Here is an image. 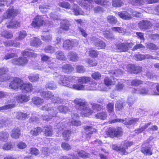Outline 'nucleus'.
I'll list each match as a JSON object with an SVG mask.
<instances>
[{
  "instance_id": "f257e3e1",
  "label": "nucleus",
  "mask_w": 159,
  "mask_h": 159,
  "mask_svg": "<svg viewBox=\"0 0 159 159\" xmlns=\"http://www.w3.org/2000/svg\"><path fill=\"white\" fill-rule=\"evenodd\" d=\"M58 82L61 85L67 86L78 90H89L99 89L97 84L94 83L91 84H89L86 85L82 84H74L76 82V77L74 76H65L58 75L57 77Z\"/></svg>"
},
{
  "instance_id": "f03ea898",
  "label": "nucleus",
  "mask_w": 159,
  "mask_h": 159,
  "mask_svg": "<svg viewBox=\"0 0 159 159\" xmlns=\"http://www.w3.org/2000/svg\"><path fill=\"white\" fill-rule=\"evenodd\" d=\"M30 99V98L25 94H20L16 97L14 99L8 100L7 105L0 107V111L12 108L15 107L16 100L18 102H26Z\"/></svg>"
},
{
  "instance_id": "7ed1b4c3",
  "label": "nucleus",
  "mask_w": 159,
  "mask_h": 159,
  "mask_svg": "<svg viewBox=\"0 0 159 159\" xmlns=\"http://www.w3.org/2000/svg\"><path fill=\"white\" fill-rule=\"evenodd\" d=\"M75 103L79 106V108L81 111V114L84 117H89L93 113V111L91 110L86 105V102L81 99H76L74 101Z\"/></svg>"
},
{
  "instance_id": "20e7f679",
  "label": "nucleus",
  "mask_w": 159,
  "mask_h": 159,
  "mask_svg": "<svg viewBox=\"0 0 159 159\" xmlns=\"http://www.w3.org/2000/svg\"><path fill=\"white\" fill-rule=\"evenodd\" d=\"M41 109L48 111L49 114L53 117L56 116L58 111V109L56 107V104H54L46 105L41 107Z\"/></svg>"
},
{
  "instance_id": "39448f33",
  "label": "nucleus",
  "mask_w": 159,
  "mask_h": 159,
  "mask_svg": "<svg viewBox=\"0 0 159 159\" xmlns=\"http://www.w3.org/2000/svg\"><path fill=\"white\" fill-rule=\"evenodd\" d=\"M40 95L44 98L48 100L50 99L54 103L61 102V99L60 98L54 97L52 93L50 92L42 91L40 93Z\"/></svg>"
},
{
  "instance_id": "423d86ee",
  "label": "nucleus",
  "mask_w": 159,
  "mask_h": 159,
  "mask_svg": "<svg viewBox=\"0 0 159 159\" xmlns=\"http://www.w3.org/2000/svg\"><path fill=\"white\" fill-rule=\"evenodd\" d=\"M11 81V83H9L7 85V87L9 89H20L22 85L23 81L18 78H14Z\"/></svg>"
},
{
  "instance_id": "0eeeda50",
  "label": "nucleus",
  "mask_w": 159,
  "mask_h": 159,
  "mask_svg": "<svg viewBox=\"0 0 159 159\" xmlns=\"http://www.w3.org/2000/svg\"><path fill=\"white\" fill-rule=\"evenodd\" d=\"M108 136L111 137L114 136L119 137L121 136L122 134V132L121 128H118L115 129L113 128H110L106 132Z\"/></svg>"
},
{
  "instance_id": "6e6552de",
  "label": "nucleus",
  "mask_w": 159,
  "mask_h": 159,
  "mask_svg": "<svg viewBox=\"0 0 159 159\" xmlns=\"http://www.w3.org/2000/svg\"><path fill=\"white\" fill-rule=\"evenodd\" d=\"M134 45L133 43H120L116 45L117 49L120 52H125L128 51L129 48H131Z\"/></svg>"
},
{
  "instance_id": "1a4fd4ad",
  "label": "nucleus",
  "mask_w": 159,
  "mask_h": 159,
  "mask_svg": "<svg viewBox=\"0 0 159 159\" xmlns=\"http://www.w3.org/2000/svg\"><path fill=\"white\" fill-rule=\"evenodd\" d=\"M138 120L139 119L138 118H134L130 120L127 119H126L125 120H122L121 119H117L112 120L111 123H114L119 122H122L125 125H134L138 121Z\"/></svg>"
},
{
  "instance_id": "9d476101",
  "label": "nucleus",
  "mask_w": 159,
  "mask_h": 159,
  "mask_svg": "<svg viewBox=\"0 0 159 159\" xmlns=\"http://www.w3.org/2000/svg\"><path fill=\"white\" fill-rule=\"evenodd\" d=\"M43 24H45L43 17L40 16H37L33 19L31 25L33 27H39Z\"/></svg>"
},
{
  "instance_id": "9b49d317",
  "label": "nucleus",
  "mask_w": 159,
  "mask_h": 159,
  "mask_svg": "<svg viewBox=\"0 0 159 159\" xmlns=\"http://www.w3.org/2000/svg\"><path fill=\"white\" fill-rule=\"evenodd\" d=\"M132 144L133 143L132 142L125 141L122 148H120L116 145L114 144L112 145L111 147L113 150L117 151H119L125 154V149H127L128 147L131 146Z\"/></svg>"
},
{
  "instance_id": "f8f14e48",
  "label": "nucleus",
  "mask_w": 159,
  "mask_h": 159,
  "mask_svg": "<svg viewBox=\"0 0 159 159\" xmlns=\"http://www.w3.org/2000/svg\"><path fill=\"white\" fill-rule=\"evenodd\" d=\"M93 1V0H80L78 2V3L82 7L90 10L94 7V5L91 3Z\"/></svg>"
},
{
  "instance_id": "ddd939ff",
  "label": "nucleus",
  "mask_w": 159,
  "mask_h": 159,
  "mask_svg": "<svg viewBox=\"0 0 159 159\" xmlns=\"http://www.w3.org/2000/svg\"><path fill=\"white\" fill-rule=\"evenodd\" d=\"M89 39V40L92 41V43L96 46V47L98 49L104 48L106 46L104 43L94 37H90Z\"/></svg>"
},
{
  "instance_id": "4468645a",
  "label": "nucleus",
  "mask_w": 159,
  "mask_h": 159,
  "mask_svg": "<svg viewBox=\"0 0 159 159\" xmlns=\"http://www.w3.org/2000/svg\"><path fill=\"white\" fill-rule=\"evenodd\" d=\"M18 13L17 10L14 9L13 7L7 9L6 12L3 15L5 19L10 18L14 17Z\"/></svg>"
},
{
  "instance_id": "2eb2a0df",
  "label": "nucleus",
  "mask_w": 159,
  "mask_h": 159,
  "mask_svg": "<svg viewBox=\"0 0 159 159\" xmlns=\"http://www.w3.org/2000/svg\"><path fill=\"white\" fill-rule=\"evenodd\" d=\"M11 62L14 64L18 65H24L28 62L27 58L25 57H16L11 61Z\"/></svg>"
},
{
  "instance_id": "dca6fc26",
  "label": "nucleus",
  "mask_w": 159,
  "mask_h": 159,
  "mask_svg": "<svg viewBox=\"0 0 159 159\" xmlns=\"http://www.w3.org/2000/svg\"><path fill=\"white\" fill-rule=\"evenodd\" d=\"M79 117V115L76 113H73L71 115V118L70 120V125L79 126L81 125V122L78 120Z\"/></svg>"
},
{
  "instance_id": "f3484780",
  "label": "nucleus",
  "mask_w": 159,
  "mask_h": 159,
  "mask_svg": "<svg viewBox=\"0 0 159 159\" xmlns=\"http://www.w3.org/2000/svg\"><path fill=\"white\" fill-rule=\"evenodd\" d=\"M139 27L143 30L150 29L152 26V24L149 21L143 20L140 21L138 24Z\"/></svg>"
},
{
  "instance_id": "a211bd4d",
  "label": "nucleus",
  "mask_w": 159,
  "mask_h": 159,
  "mask_svg": "<svg viewBox=\"0 0 159 159\" xmlns=\"http://www.w3.org/2000/svg\"><path fill=\"white\" fill-rule=\"evenodd\" d=\"M84 129L85 131V136L86 139L89 140L90 139L91 135L96 131V129L90 126H84Z\"/></svg>"
},
{
  "instance_id": "6ab92c4d",
  "label": "nucleus",
  "mask_w": 159,
  "mask_h": 159,
  "mask_svg": "<svg viewBox=\"0 0 159 159\" xmlns=\"http://www.w3.org/2000/svg\"><path fill=\"white\" fill-rule=\"evenodd\" d=\"M22 85L20 87V89L25 92H29L33 90V88L31 84L29 82L24 83L23 82Z\"/></svg>"
},
{
  "instance_id": "aec40b11",
  "label": "nucleus",
  "mask_w": 159,
  "mask_h": 159,
  "mask_svg": "<svg viewBox=\"0 0 159 159\" xmlns=\"http://www.w3.org/2000/svg\"><path fill=\"white\" fill-rule=\"evenodd\" d=\"M72 10H73V12L74 14L76 16L80 15H85L88 14L82 11L81 9L76 4H73Z\"/></svg>"
},
{
  "instance_id": "412c9836",
  "label": "nucleus",
  "mask_w": 159,
  "mask_h": 159,
  "mask_svg": "<svg viewBox=\"0 0 159 159\" xmlns=\"http://www.w3.org/2000/svg\"><path fill=\"white\" fill-rule=\"evenodd\" d=\"M152 86L151 88L150 94L153 95H159V84L157 83L152 84Z\"/></svg>"
},
{
  "instance_id": "4be33fe9",
  "label": "nucleus",
  "mask_w": 159,
  "mask_h": 159,
  "mask_svg": "<svg viewBox=\"0 0 159 159\" xmlns=\"http://www.w3.org/2000/svg\"><path fill=\"white\" fill-rule=\"evenodd\" d=\"M91 78L90 77L87 76H82L76 79V81L77 80L79 84H86L87 83L91 81Z\"/></svg>"
},
{
  "instance_id": "5701e85b",
  "label": "nucleus",
  "mask_w": 159,
  "mask_h": 159,
  "mask_svg": "<svg viewBox=\"0 0 159 159\" xmlns=\"http://www.w3.org/2000/svg\"><path fill=\"white\" fill-rule=\"evenodd\" d=\"M128 68H130L128 70V71L134 74L138 73L142 71V67L140 66H135L133 65H129L128 66Z\"/></svg>"
},
{
  "instance_id": "b1692460",
  "label": "nucleus",
  "mask_w": 159,
  "mask_h": 159,
  "mask_svg": "<svg viewBox=\"0 0 159 159\" xmlns=\"http://www.w3.org/2000/svg\"><path fill=\"white\" fill-rule=\"evenodd\" d=\"M117 14L120 18L124 20H129L132 18L131 15L126 11L118 12Z\"/></svg>"
},
{
  "instance_id": "393cba45",
  "label": "nucleus",
  "mask_w": 159,
  "mask_h": 159,
  "mask_svg": "<svg viewBox=\"0 0 159 159\" xmlns=\"http://www.w3.org/2000/svg\"><path fill=\"white\" fill-rule=\"evenodd\" d=\"M6 26L8 28L17 27L20 26V22L16 20H11L8 24L6 23Z\"/></svg>"
},
{
  "instance_id": "a878e982",
  "label": "nucleus",
  "mask_w": 159,
  "mask_h": 159,
  "mask_svg": "<svg viewBox=\"0 0 159 159\" xmlns=\"http://www.w3.org/2000/svg\"><path fill=\"white\" fill-rule=\"evenodd\" d=\"M20 135V130L18 128H14L12 130L11 134V137L15 139L18 138Z\"/></svg>"
},
{
  "instance_id": "bb28decb",
  "label": "nucleus",
  "mask_w": 159,
  "mask_h": 159,
  "mask_svg": "<svg viewBox=\"0 0 159 159\" xmlns=\"http://www.w3.org/2000/svg\"><path fill=\"white\" fill-rule=\"evenodd\" d=\"M16 118L18 119L24 120L28 117L29 114L27 113L18 112L14 113Z\"/></svg>"
},
{
  "instance_id": "cd10ccee",
  "label": "nucleus",
  "mask_w": 159,
  "mask_h": 159,
  "mask_svg": "<svg viewBox=\"0 0 159 159\" xmlns=\"http://www.w3.org/2000/svg\"><path fill=\"white\" fill-rule=\"evenodd\" d=\"M9 137V134L6 131H2L0 132V141L2 143L6 142Z\"/></svg>"
},
{
  "instance_id": "c85d7f7f",
  "label": "nucleus",
  "mask_w": 159,
  "mask_h": 159,
  "mask_svg": "<svg viewBox=\"0 0 159 159\" xmlns=\"http://www.w3.org/2000/svg\"><path fill=\"white\" fill-rule=\"evenodd\" d=\"M51 126H45L44 127L43 131L45 135L47 136H51L53 133V131Z\"/></svg>"
},
{
  "instance_id": "c756f323",
  "label": "nucleus",
  "mask_w": 159,
  "mask_h": 159,
  "mask_svg": "<svg viewBox=\"0 0 159 159\" xmlns=\"http://www.w3.org/2000/svg\"><path fill=\"white\" fill-rule=\"evenodd\" d=\"M41 43V41L38 38L34 37L31 39L30 44L31 46L37 47Z\"/></svg>"
},
{
  "instance_id": "7c9ffc66",
  "label": "nucleus",
  "mask_w": 159,
  "mask_h": 159,
  "mask_svg": "<svg viewBox=\"0 0 159 159\" xmlns=\"http://www.w3.org/2000/svg\"><path fill=\"white\" fill-rule=\"evenodd\" d=\"M41 59L42 61H48L49 62L48 64L49 65V68H51L52 69H54V66H56V64L53 62L51 63L49 62L51 60L48 57L43 54L41 55Z\"/></svg>"
},
{
  "instance_id": "2f4dec72",
  "label": "nucleus",
  "mask_w": 159,
  "mask_h": 159,
  "mask_svg": "<svg viewBox=\"0 0 159 159\" xmlns=\"http://www.w3.org/2000/svg\"><path fill=\"white\" fill-rule=\"evenodd\" d=\"M67 57L69 60L74 61H77L79 59L77 54L73 52H70L69 53Z\"/></svg>"
},
{
  "instance_id": "473e14b6",
  "label": "nucleus",
  "mask_w": 159,
  "mask_h": 159,
  "mask_svg": "<svg viewBox=\"0 0 159 159\" xmlns=\"http://www.w3.org/2000/svg\"><path fill=\"white\" fill-rule=\"evenodd\" d=\"M42 129L39 127H37L31 130L30 134L32 136H36L40 134L42 131Z\"/></svg>"
},
{
  "instance_id": "72a5a7b5",
  "label": "nucleus",
  "mask_w": 159,
  "mask_h": 159,
  "mask_svg": "<svg viewBox=\"0 0 159 159\" xmlns=\"http://www.w3.org/2000/svg\"><path fill=\"white\" fill-rule=\"evenodd\" d=\"M61 27L63 29L67 30L69 29L70 24V22L67 20H63L61 22Z\"/></svg>"
},
{
  "instance_id": "f704fd0d",
  "label": "nucleus",
  "mask_w": 159,
  "mask_h": 159,
  "mask_svg": "<svg viewBox=\"0 0 159 159\" xmlns=\"http://www.w3.org/2000/svg\"><path fill=\"white\" fill-rule=\"evenodd\" d=\"M132 90L133 91L134 93L141 94H146L148 93L150 94V92H151V89H149L148 90L147 89H146L145 88L142 89H137L132 88Z\"/></svg>"
},
{
  "instance_id": "c9c22d12",
  "label": "nucleus",
  "mask_w": 159,
  "mask_h": 159,
  "mask_svg": "<svg viewBox=\"0 0 159 159\" xmlns=\"http://www.w3.org/2000/svg\"><path fill=\"white\" fill-rule=\"evenodd\" d=\"M22 54L23 56H26L28 57H37V54L32 52H31V50L29 49H26L22 52Z\"/></svg>"
},
{
  "instance_id": "e433bc0d",
  "label": "nucleus",
  "mask_w": 159,
  "mask_h": 159,
  "mask_svg": "<svg viewBox=\"0 0 159 159\" xmlns=\"http://www.w3.org/2000/svg\"><path fill=\"white\" fill-rule=\"evenodd\" d=\"M107 22L111 25H115L116 24L117 21V18L115 16L110 15L107 17Z\"/></svg>"
},
{
  "instance_id": "4c0bfd02",
  "label": "nucleus",
  "mask_w": 159,
  "mask_h": 159,
  "mask_svg": "<svg viewBox=\"0 0 159 159\" xmlns=\"http://www.w3.org/2000/svg\"><path fill=\"white\" fill-rule=\"evenodd\" d=\"M74 69V68L68 64H65L62 66V71L65 73L71 72Z\"/></svg>"
},
{
  "instance_id": "58836bf2",
  "label": "nucleus",
  "mask_w": 159,
  "mask_h": 159,
  "mask_svg": "<svg viewBox=\"0 0 159 159\" xmlns=\"http://www.w3.org/2000/svg\"><path fill=\"white\" fill-rule=\"evenodd\" d=\"M136 57L139 60H143L145 59H154L153 57L151 56L148 54L145 55L138 54L136 55Z\"/></svg>"
},
{
  "instance_id": "ea45409f",
  "label": "nucleus",
  "mask_w": 159,
  "mask_h": 159,
  "mask_svg": "<svg viewBox=\"0 0 159 159\" xmlns=\"http://www.w3.org/2000/svg\"><path fill=\"white\" fill-rule=\"evenodd\" d=\"M65 126L64 123L60 122L58 124L55 128L57 133L61 132L62 129L65 128Z\"/></svg>"
},
{
  "instance_id": "a19ab883",
  "label": "nucleus",
  "mask_w": 159,
  "mask_h": 159,
  "mask_svg": "<svg viewBox=\"0 0 159 159\" xmlns=\"http://www.w3.org/2000/svg\"><path fill=\"white\" fill-rule=\"evenodd\" d=\"M135 6H141L143 5L145 2L143 0H132L129 2Z\"/></svg>"
},
{
  "instance_id": "79ce46f5",
  "label": "nucleus",
  "mask_w": 159,
  "mask_h": 159,
  "mask_svg": "<svg viewBox=\"0 0 159 159\" xmlns=\"http://www.w3.org/2000/svg\"><path fill=\"white\" fill-rule=\"evenodd\" d=\"M107 116V114L104 112H98L95 115L96 118L102 120L106 119Z\"/></svg>"
},
{
  "instance_id": "37998d69",
  "label": "nucleus",
  "mask_w": 159,
  "mask_h": 159,
  "mask_svg": "<svg viewBox=\"0 0 159 159\" xmlns=\"http://www.w3.org/2000/svg\"><path fill=\"white\" fill-rule=\"evenodd\" d=\"M112 4L114 7H120L124 5V3L121 0H113Z\"/></svg>"
},
{
  "instance_id": "c03bdc74",
  "label": "nucleus",
  "mask_w": 159,
  "mask_h": 159,
  "mask_svg": "<svg viewBox=\"0 0 159 159\" xmlns=\"http://www.w3.org/2000/svg\"><path fill=\"white\" fill-rule=\"evenodd\" d=\"M110 30L115 32L124 33L125 31V30L121 27H113Z\"/></svg>"
},
{
  "instance_id": "a18cd8bd",
  "label": "nucleus",
  "mask_w": 159,
  "mask_h": 159,
  "mask_svg": "<svg viewBox=\"0 0 159 159\" xmlns=\"http://www.w3.org/2000/svg\"><path fill=\"white\" fill-rule=\"evenodd\" d=\"M15 42H12V41H8L7 42L4 43V44L6 46H13L16 47H18L20 45V43H16Z\"/></svg>"
},
{
  "instance_id": "49530a36",
  "label": "nucleus",
  "mask_w": 159,
  "mask_h": 159,
  "mask_svg": "<svg viewBox=\"0 0 159 159\" xmlns=\"http://www.w3.org/2000/svg\"><path fill=\"white\" fill-rule=\"evenodd\" d=\"M13 145L11 143L4 144L2 146V149L4 150H9L13 148Z\"/></svg>"
},
{
  "instance_id": "de8ad7c7",
  "label": "nucleus",
  "mask_w": 159,
  "mask_h": 159,
  "mask_svg": "<svg viewBox=\"0 0 159 159\" xmlns=\"http://www.w3.org/2000/svg\"><path fill=\"white\" fill-rule=\"evenodd\" d=\"M63 47L66 49H70L72 48L71 40L68 39L65 40L63 43Z\"/></svg>"
},
{
  "instance_id": "09e8293b",
  "label": "nucleus",
  "mask_w": 159,
  "mask_h": 159,
  "mask_svg": "<svg viewBox=\"0 0 159 159\" xmlns=\"http://www.w3.org/2000/svg\"><path fill=\"white\" fill-rule=\"evenodd\" d=\"M10 120L9 118H4L0 119V128L6 125L7 124L10 123Z\"/></svg>"
},
{
  "instance_id": "8fccbe9b",
  "label": "nucleus",
  "mask_w": 159,
  "mask_h": 159,
  "mask_svg": "<svg viewBox=\"0 0 159 159\" xmlns=\"http://www.w3.org/2000/svg\"><path fill=\"white\" fill-rule=\"evenodd\" d=\"M57 58L61 60H65L66 59L63 53L61 51H58L56 53Z\"/></svg>"
},
{
  "instance_id": "3c124183",
  "label": "nucleus",
  "mask_w": 159,
  "mask_h": 159,
  "mask_svg": "<svg viewBox=\"0 0 159 159\" xmlns=\"http://www.w3.org/2000/svg\"><path fill=\"white\" fill-rule=\"evenodd\" d=\"M141 152L146 155H151L152 154V151L150 148L143 147L141 148Z\"/></svg>"
},
{
  "instance_id": "603ef678",
  "label": "nucleus",
  "mask_w": 159,
  "mask_h": 159,
  "mask_svg": "<svg viewBox=\"0 0 159 159\" xmlns=\"http://www.w3.org/2000/svg\"><path fill=\"white\" fill-rule=\"evenodd\" d=\"M1 35L6 38L10 39L12 37L13 35L11 32L4 31L1 33Z\"/></svg>"
},
{
  "instance_id": "864d4df0",
  "label": "nucleus",
  "mask_w": 159,
  "mask_h": 159,
  "mask_svg": "<svg viewBox=\"0 0 159 159\" xmlns=\"http://www.w3.org/2000/svg\"><path fill=\"white\" fill-rule=\"evenodd\" d=\"M32 100L33 103L37 105H39L43 102V99L37 97L33 98Z\"/></svg>"
},
{
  "instance_id": "5fc2aeb1",
  "label": "nucleus",
  "mask_w": 159,
  "mask_h": 159,
  "mask_svg": "<svg viewBox=\"0 0 159 159\" xmlns=\"http://www.w3.org/2000/svg\"><path fill=\"white\" fill-rule=\"evenodd\" d=\"M29 78L31 81H37L39 79V75L38 74L32 75L29 76Z\"/></svg>"
},
{
  "instance_id": "6e6d98bb",
  "label": "nucleus",
  "mask_w": 159,
  "mask_h": 159,
  "mask_svg": "<svg viewBox=\"0 0 159 159\" xmlns=\"http://www.w3.org/2000/svg\"><path fill=\"white\" fill-rule=\"evenodd\" d=\"M46 87L50 89H53L57 88V86L53 81H50L46 84Z\"/></svg>"
},
{
  "instance_id": "4d7b16f0",
  "label": "nucleus",
  "mask_w": 159,
  "mask_h": 159,
  "mask_svg": "<svg viewBox=\"0 0 159 159\" xmlns=\"http://www.w3.org/2000/svg\"><path fill=\"white\" fill-rule=\"evenodd\" d=\"M26 35V32L24 31H20L19 33V35L18 38H16L15 41L18 40H21L23 39Z\"/></svg>"
},
{
  "instance_id": "13d9d810",
  "label": "nucleus",
  "mask_w": 159,
  "mask_h": 159,
  "mask_svg": "<svg viewBox=\"0 0 159 159\" xmlns=\"http://www.w3.org/2000/svg\"><path fill=\"white\" fill-rule=\"evenodd\" d=\"M114 104L112 103H109L107 106L108 111L109 112L110 115L112 114L113 116L115 117V115H114V113L113 111V109Z\"/></svg>"
},
{
  "instance_id": "bf43d9fd",
  "label": "nucleus",
  "mask_w": 159,
  "mask_h": 159,
  "mask_svg": "<svg viewBox=\"0 0 159 159\" xmlns=\"http://www.w3.org/2000/svg\"><path fill=\"white\" fill-rule=\"evenodd\" d=\"M42 40L46 41L49 42L52 39V35L46 32L45 36H41Z\"/></svg>"
},
{
  "instance_id": "052dcab7",
  "label": "nucleus",
  "mask_w": 159,
  "mask_h": 159,
  "mask_svg": "<svg viewBox=\"0 0 159 159\" xmlns=\"http://www.w3.org/2000/svg\"><path fill=\"white\" fill-rule=\"evenodd\" d=\"M50 16L54 20H60L61 16L56 12H52L50 14Z\"/></svg>"
},
{
  "instance_id": "680f3d73",
  "label": "nucleus",
  "mask_w": 159,
  "mask_h": 159,
  "mask_svg": "<svg viewBox=\"0 0 159 159\" xmlns=\"http://www.w3.org/2000/svg\"><path fill=\"white\" fill-rule=\"evenodd\" d=\"M58 5L61 7L66 9H69L70 7V4L68 2H61L58 3Z\"/></svg>"
},
{
  "instance_id": "e2e57ef3",
  "label": "nucleus",
  "mask_w": 159,
  "mask_h": 159,
  "mask_svg": "<svg viewBox=\"0 0 159 159\" xmlns=\"http://www.w3.org/2000/svg\"><path fill=\"white\" fill-rule=\"evenodd\" d=\"M48 149L47 148H43L42 149L41 156L44 157L46 156L49 155V152H48Z\"/></svg>"
},
{
  "instance_id": "0e129e2a",
  "label": "nucleus",
  "mask_w": 159,
  "mask_h": 159,
  "mask_svg": "<svg viewBox=\"0 0 159 159\" xmlns=\"http://www.w3.org/2000/svg\"><path fill=\"white\" fill-rule=\"evenodd\" d=\"M17 57V56L15 54L13 53H11L6 54L4 57V58L6 60H8L12 58H15Z\"/></svg>"
},
{
  "instance_id": "69168bd1",
  "label": "nucleus",
  "mask_w": 159,
  "mask_h": 159,
  "mask_svg": "<svg viewBox=\"0 0 159 159\" xmlns=\"http://www.w3.org/2000/svg\"><path fill=\"white\" fill-rule=\"evenodd\" d=\"M44 51L47 53H53L55 52V49L52 46H48L45 48Z\"/></svg>"
},
{
  "instance_id": "338daca9",
  "label": "nucleus",
  "mask_w": 159,
  "mask_h": 159,
  "mask_svg": "<svg viewBox=\"0 0 159 159\" xmlns=\"http://www.w3.org/2000/svg\"><path fill=\"white\" fill-rule=\"evenodd\" d=\"M104 81L105 84L107 86H109L113 84V82L108 77H106L105 78Z\"/></svg>"
},
{
  "instance_id": "774afa93",
  "label": "nucleus",
  "mask_w": 159,
  "mask_h": 159,
  "mask_svg": "<svg viewBox=\"0 0 159 159\" xmlns=\"http://www.w3.org/2000/svg\"><path fill=\"white\" fill-rule=\"evenodd\" d=\"M89 54L92 57H96L98 55V52L93 48L90 49L89 51Z\"/></svg>"
}]
</instances>
